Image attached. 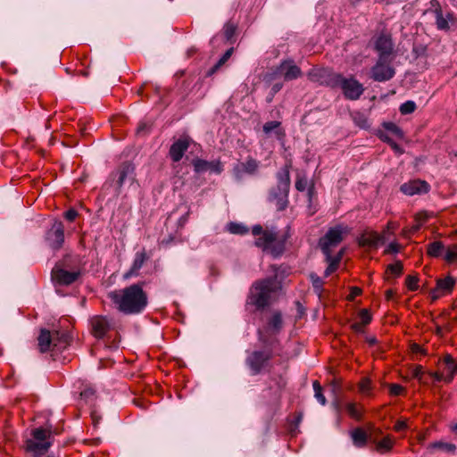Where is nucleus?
<instances>
[{
	"label": "nucleus",
	"instance_id": "1",
	"mask_svg": "<svg viewBox=\"0 0 457 457\" xmlns=\"http://www.w3.org/2000/svg\"><path fill=\"white\" fill-rule=\"evenodd\" d=\"M108 297L116 308L126 315L139 314L148 304L147 294L140 284H133L123 289L112 291L108 294Z\"/></svg>",
	"mask_w": 457,
	"mask_h": 457
},
{
	"label": "nucleus",
	"instance_id": "2",
	"mask_svg": "<svg viewBox=\"0 0 457 457\" xmlns=\"http://www.w3.org/2000/svg\"><path fill=\"white\" fill-rule=\"evenodd\" d=\"M252 233L255 237V245L275 257L283 253L286 242L290 237L289 228H287V231L281 235L273 228L264 229L261 225L253 226Z\"/></svg>",
	"mask_w": 457,
	"mask_h": 457
},
{
	"label": "nucleus",
	"instance_id": "3",
	"mask_svg": "<svg viewBox=\"0 0 457 457\" xmlns=\"http://www.w3.org/2000/svg\"><path fill=\"white\" fill-rule=\"evenodd\" d=\"M258 339L264 348L253 351L247 355L245 360V363L253 375H258L270 367V362L274 356L273 351L278 343L277 339L270 340L261 329L258 330Z\"/></svg>",
	"mask_w": 457,
	"mask_h": 457
},
{
	"label": "nucleus",
	"instance_id": "4",
	"mask_svg": "<svg viewBox=\"0 0 457 457\" xmlns=\"http://www.w3.org/2000/svg\"><path fill=\"white\" fill-rule=\"evenodd\" d=\"M276 288V279L273 278L255 281L250 288L246 305H253L257 310L264 309L270 305Z\"/></svg>",
	"mask_w": 457,
	"mask_h": 457
},
{
	"label": "nucleus",
	"instance_id": "5",
	"mask_svg": "<svg viewBox=\"0 0 457 457\" xmlns=\"http://www.w3.org/2000/svg\"><path fill=\"white\" fill-rule=\"evenodd\" d=\"M72 337L67 330L41 329L38 336V348L41 353H59L65 350L71 344Z\"/></svg>",
	"mask_w": 457,
	"mask_h": 457
},
{
	"label": "nucleus",
	"instance_id": "6",
	"mask_svg": "<svg viewBox=\"0 0 457 457\" xmlns=\"http://www.w3.org/2000/svg\"><path fill=\"white\" fill-rule=\"evenodd\" d=\"M53 434L57 432L51 428H37L31 431V437L24 442V450L34 457H41L53 445Z\"/></svg>",
	"mask_w": 457,
	"mask_h": 457
},
{
	"label": "nucleus",
	"instance_id": "7",
	"mask_svg": "<svg viewBox=\"0 0 457 457\" xmlns=\"http://www.w3.org/2000/svg\"><path fill=\"white\" fill-rule=\"evenodd\" d=\"M350 232L351 228L343 223L329 228L319 241L322 253L331 252V249L337 246Z\"/></svg>",
	"mask_w": 457,
	"mask_h": 457
},
{
	"label": "nucleus",
	"instance_id": "8",
	"mask_svg": "<svg viewBox=\"0 0 457 457\" xmlns=\"http://www.w3.org/2000/svg\"><path fill=\"white\" fill-rule=\"evenodd\" d=\"M393 59L378 56L375 65L370 70V78L378 82L388 81L394 78L395 70L392 64Z\"/></svg>",
	"mask_w": 457,
	"mask_h": 457
},
{
	"label": "nucleus",
	"instance_id": "9",
	"mask_svg": "<svg viewBox=\"0 0 457 457\" xmlns=\"http://www.w3.org/2000/svg\"><path fill=\"white\" fill-rule=\"evenodd\" d=\"M307 76L312 82L336 88L338 87L341 74L326 68H314L308 72Z\"/></svg>",
	"mask_w": 457,
	"mask_h": 457
},
{
	"label": "nucleus",
	"instance_id": "10",
	"mask_svg": "<svg viewBox=\"0 0 457 457\" xmlns=\"http://www.w3.org/2000/svg\"><path fill=\"white\" fill-rule=\"evenodd\" d=\"M112 178L120 193L123 185L126 183L132 185L135 182L136 173L134 165L128 162L121 163L118 169L112 173Z\"/></svg>",
	"mask_w": 457,
	"mask_h": 457
},
{
	"label": "nucleus",
	"instance_id": "11",
	"mask_svg": "<svg viewBox=\"0 0 457 457\" xmlns=\"http://www.w3.org/2000/svg\"><path fill=\"white\" fill-rule=\"evenodd\" d=\"M338 87L343 91L346 99L357 100L364 92V87L354 78H344L342 75L338 81Z\"/></svg>",
	"mask_w": 457,
	"mask_h": 457
},
{
	"label": "nucleus",
	"instance_id": "12",
	"mask_svg": "<svg viewBox=\"0 0 457 457\" xmlns=\"http://www.w3.org/2000/svg\"><path fill=\"white\" fill-rule=\"evenodd\" d=\"M90 332L97 339H102L113 329L111 319L103 315H95L89 320Z\"/></svg>",
	"mask_w": 457,
	"mask_h": 457
},
{
	"label": "nucleus",
	"instance_id": "13",
	"mask_svg": "<svg viewBox=\"0 0 457 457\" xmlns=\"http://www.w3.org/2000/svg\"><path fill=\"white\" fill-rule=\"evenodd\" d=\"M394 46L392 36L387 32H381L374 39V49L378 56L393 58Z\"/></svg>",
	"mask_w": 457,
	"mask_h": 457
},
{
	"label": "nucleus",
	"instance_id": "14",
	"mask_svg": "<svg viewBox=\"0 0 457 457\" xmlns=\"http://www.w3.org/2000/svg\"><path fill=\"white\" fill-rule=\"evenodd\" d=\"M46 241L54 250L60 249L64 242V225L62 221L55 220L46 233Z\"/></svg>",
	"mask_w": 457,
	"mask_h": 457
},
{
	"label": "nucleus",
	"instance_id": "15",
	"mask_svg": "<svg viewBox=\"0 0 457 457\" xmlns=\"http://www.w3.org/2000/svg\"><path fill=\"white\" fill-rule=\"evenodd\" d=\"M80 276L79 271H69L55 265L52 270V280L60 286H69L74 283Z\"/></svg>",
	"mask_w": 457,
	"mask_h": 457
},
{
	"label": "nucleus",
	"instance_id": "16",
	"mask_svg": "<svg viewBox=\"0 0 457 457\" xmlns=\"http://www.w3.org/2000/svg\"><path fill=\"white\" fill-rule=\"evenodd\" d=\"M276 74L283 77L286 81H290L300 78L303 73L293 60H285L277 67Z\"/></svg>",
	"mask_w": 457,
	"mask_h": 457
},
{
	"label": "nucleus",
	"instance_id": "17",
	"mask_svg": "<svg viewBox=\"0 0 457 457\" xmlns=\"http://www.w3.org/2000/svg\"><path fill=\"white\" fill-rule=\"evenodd\" d=\"M289 189L282 187H272L269 192L268 201L276 206L277 211L282 212L288 205Z\"/></svg>",
	"mask_w": 457,
	"mask_h": 457
},
{
	"label": "nucleus",
	"instance_id": "18",
	"mask_svg": "<svg viewBox=\"0 0 457 457\" xmlns=\"http://www.w3.org/2000/svg\"><path fill=\"white\" fill-rule=\"evenodd\" d=\"M191 143L188 136H182L172 143L169 150V155L172 162H179L187 151Z\"/></svg>",
	"mask_w": 457,
	"mask_h": 457
},
{
	"label": "nucleus",
	"instance_id": "19",
	"mask_svg": "<svg viewBox=\"0 0 457 457\" xmlns=\"http://www.w3.org/2000/svg\"><path fill=\"white\" fill-rule=\"evenodd\" d=\"M430 186L421 179H414L403 184L400 190L406 195H414L428 193Z\"/></svg>",
	"mask_w": 457,
	"mask_h": 457
},
{
	"label": "nucleus",
	"instance_id": "20",
	"mask_svg": "<svg viewBox=\"0 0 457 457\" xmlns=\"http://www.w3.org/2000/svg\"><path fill=\"white\" fill-rule=\"evenodd\" d=\"M259 168V162L248 156L245 162L237 163L233 168V173L237 179H241L244 174L253 175Z\"/></svg>",
	"mask_w": 457,
	"mask_h": 457
},
{
	"label": "nucleus",
	"instance_id": "21",
	"mask_svg": "<svg viewBox=\"0 0 457 457\" xmlns=\"http://www.w3.org/2000/svg\"><path fill=\"white\" fill-rule=\"evenodd\" d=\"M192 163L196 173H203L207 170H211L214 173L220 174L223 170V165L219 160L208 162L195 158L193 160Z\"/></svg>",
	"mask_w": 457,
	"mask_h": 457
},
{
	"label": "nucleus",
	"instance_id": "22",
	"mask_svg": "<svg viewBox=\"0 0 457 457\" xmlns=\"http://www.w3.org/2000/svg\"><path fill=\"white\" fill-rule=\"evenodd\" d=\"M431 6L436 18V26L439 30H448L450 29L449 21L453 20V14L448 12L445 16L443 13L441 5L437 0L431 1Z\"/></svg>",
	"mask_w": 457,
	"mask_h": 457
},
{
	"label": "nucleus",
	"instance_id": "23",
	"mask_svg": "<svg viewBox=\"0 0 457 457\" xmlns=\"http://www.w3.org/2000/svg\"><path fill=\"white\" fill-rule=\"evenodd\" d=\"M148 259L149 256L145 249L137 252L135 253V257L130 269L124 274V278H129L132 277L138 276L139 270H141L145 262L148 261Z\"/></svg>",
	"mask_w": 457,
	"mask_h": 457
},
{
	"label": "nucleus",
	"instance_id": "24",
	"mask_svg": "<svg viewBox=\"0 0 457 457\" xmlns=\"http://www.w3.org/2000/svg\"><path fill=\"white\" fill-rule=\"evenodd\" d=\"M454 285H455V279L450 276H448L445 278L437 279L436 287L432 292L433 298L436 299L441 295L451 293Z\"/></svg>",
	"mask_w": 457,
	"mask_h": 457
},
{
	"label": "nucleus",
	"instance_id": "25",
	"mask_svg": "<svg viewBox=\"0 0 457 457\" xmlns=\"http://www.w3.org/2000/svg\"><path fill=\"white\" fill-rule=\"evenodd\" d=\"M385 241L384 236L379 235L376 231H370L363 233L359 238V245L361 246L377 247L379 244Z\"/></svg>",
	"mask_w": 457,
	"mask_h": 457
},
{
	"label": "nucleus",
	"instance_id": "26",
	"mask_svg": "<svg viewBox=\"0 0 457 457\" xmlns=\"http://www.w3.org/2000/svg\"><path fill=\"white\" fill-rule=\"evenodd\" d=\"M443 363L445 364V382L450 383L453 379L455 374H457V363L450 354H446L443 358Z\"/></svg>",
	"mask_w": 457,
	"mask_h": 457
},
{
	"label": "nucleus",
	"instance_id": "27",
	"mask_svg": "<svg viewBox=\"0 0 457 457\" xmlns=\"http://www.w3.org/2000/svg\"><path fill=\"white\" fill-rule=\"evenodd\" d=\"M282 328V317L279 312H275L268 322V326L265 329H262L269 338L268 334H277Z\"/></svg>",
	"mask_w": 457,
	"mask_h": 457
},
{
	"label": "nucleus",
	"instance_id": "28",
	"mask_svg": "<svg viewBox=\"0 0 457 457\" xmlns=\"http://www.w3.org/2000/svg\"><path fill=\"white\" fill-rule=\"evenodd\" d=\"M237 30V25L232 21H228L222 30V34L220 36L217 35L212 37V43H215L219 40L220 37L223 38L226 42H232Z\"/></svg>",
	"mask_w": 457,
	"mask_h": 457
},
{
	"label": "nucleus",
	"instance_id": "29",
	"mask_svg": "<svg viewBox=\"0 0 457 457\" xmlns=\"http://www.w3.org/2000/svg\"><path fill=\"white\" fill-rule=\"evenodd\" d=\"M351 438L356 447L362 448L367 445L369 436L361 428H356L351 431Z\"/></svg>",
	"mask_w": 457,
	"mask_h": 457
},
{
	"label": "nucleus",
	"instance_id": "30",
	"mask_svg": "<svg viewBox=\"0 0 457 457\" xmlns=\"http://www.w3.org/2000/svg\"><path fill=\"white\" fill-rule=\"evenodd\" d=\"M277 186L286 189H290V165H285L279 172L277 173Z\"/></svg>",
	"mask_w": 457,
	"mask_h": 457
},
{
	"label": "nucleus",
	"instance_id": "31",
	"mask_svg": "<svg viewBox=\"0 0 457 457\" xmlns=\"http://www.w3.org/2000/svg\"><path fill=\"white\" fill-rule=\"evenodd\" d=\"M281 123L277 120L268 121L263 125V132L267 135L274 131L278 139L285 137V131L280 128Z\"/></svg>",
	"mask_w": 457,
	"mask_h": 457
},
{
	"label": "nucleus",
	"instance_id": "32",
	"mask_svg": "<svg viewBox=\"0 0 457 457\" xmlns=\"http://www.w3.org/2000/svg\"><path fill=\"white\" fill-rule=\"evenodd\" d=\"M403 271V265L402 262L396 261L395 263L388 264L386 269V279H390L391 278H399L402 276Z\"/></svg>",
	"mask_w": 457,
	"mask_h": 457
},
{
	"label": "nucleus",
	"instance_id": "33",
	"mask_svg": "<svg viewBox=\"0 0 457 457\" xmlns=\"http://www.w3.org/2000/svg\"><path fill=\"white\" fill-rule=\"evenodd\" d=\"M323 253L326 257V262L328 263L324 272V276L328 278L337 270L340 263V257H333L331 252Z\"/></svg>",
	"mask_w": 457,
	"mask_h": 457
},
{
	"label": "nucleus",
	"instance_id": "34",
	"mask_svg": "<svg viewBox=\"0 0 457 457\" xmlns=\"http://www.w3.org/2000/svg\"><path fill=\"white\" fill-rule=\"evenodd\" d=\"M394 445V437L388 435L376 444V450L380 453H386L392 450Z\"/></svg>",
	"mask_w": 457,
	"mask_h": 457
},
{
	"label": "nucleus",
	"instance_id": "35",
	"mask_svg": "<svg viewBox=\"0 0 457 457\" xmlns=\"http://www.w3.org/2000/svg\"><path fill=\"white\" fill-rule=\"evenodd\" d=\"M428 449L430 450L431 452L433 450L438 449L447 453H454L456 450V445L451 443L438 441L429 444Z\"/></svg>",
	"mask_w": 457,
	"mask_h": 457
},
{
	"label": "nucleus",
	"instance_id": "36",
	"mask_svg": "<svg viewBox=\"0 0 457 457\" xmlns=\"http://www.w3.org/2000/svg\"><path fill=\"white\" fill-rule=\"evenodd\" d=\"M445 249V245L440 241H434L428 245L427 253L430 257H439Z\"/></svg>",
	"mask_w": 457,
	"mask_h": 457
},
{
	"label": "nucleus",
	"instance_id": "37",
	"mask_svg": "<svg viewBox=\"0 0 457 457\" xmlns=\"http://www.w3.org/2000/svg\"><path fill=\"white\" fill-rule=\"evenodd\" d=\"M345 410L349 416L356 420H361L362 418V412L359 405L355 403H348L345 404Z\"/></svg>",
	"mask_w": 457,
	"mask_h": 457
},
{
	"label": "nucleus",
	"instance_id": "38",
	"mask_svg": "<svg viewBox=\"0 0 457 457\" xmlns=\"http://www.w3.org/2000/svg\"><path fill=\"white\" fill-rule=\"evenodd\" d=\"M444 259L448 263H457V243L447 246Z\"/></svg>",
	"mask_w": 457,
	"mask_h": 457
},
{
	"label": "nucleus",
	"instance_id": "39",
	"mask_svg": "<svg viewBox=\"0 0 457 457\" xmlns=\"http://www.w3.org/2000/svg\"><path fill=\"white\" fill-rule=\"evenodd\" d=\"M310 278H311V281H312L314 292L319 296H320L322 292H323V285H324V282H323L322 278H320L315 273H311L310 274Z\"/></svg>",
	"mask_w": 457,
	"mask_h": 457
},
{
	"label": "nucleus",
	"instance_id": "40",
	"mask_svg": "<svg viewBox=\"0 0 457 457\" xmlns=\"http://www.w3.org/2000/svg\"><path fill=\"white\" fill-rule=\"evenodd\" d=\"M234 52V48L230 47L228 49L224 54L220 58V60L217 62V63L211 69L210 74H213L216 72L222 65L226 63V62L230 58Z\"/></svg>",
	"mask_w": 457,
	"mask_h": 457
},
{
	"label": "nucleus",
	"instance_id": "41",
	"mask_svg": "<svg viewBox=\"0 0 457 457\" xmlns=\"http://www.w3.org/2000/svg\"><path fill=\"white\" fill-rule=\"evenodd\" d=\"M227 228L231 234L244 235L248 232L246 227L241 223L237 222H229L227 226Z\"/></svg>",
	"mask_w": 457,
	"mask_h": 457
},
{
	"label": "nucleus",
	"instance_id": "42",
	"mask_svg": "<svg viewBox=\"0 0 457 457\" xmlns=\"http://www.w3.org/2000/svg\"><path fill=\"white\" fill-rule=\"evenodd\" d=\"M295 187L299 192H303L308 188V179L304 174L298 173L296 175Z\"/></svg>",
	"mask_w": 457,
	"mask_h": 457
},
{
	"label": "nucleus",
	"instance_id": "43",
	"mask_svg": "<svg viewBox=\"0 0 457 457\" xmlns=\"http://www.w3.org/2000/svg\"><path fill=\"white\" fill-rule=\"evenodd\" d=\"M312 386H313V390H314L315 398L320 404L325 405L327 403V400L322 393V387H321L320 382L318 380L313 381Z\"/></svg>",
	"mask_w": 457,
	"mask_h": 457
},
{
	"label": "nucleus",
	"instance_id": "44",
	"mask_svg": "<svg viewBox=\"0 0 457 457\" xmlns=\"http://www.w3.org/2000/svg\"><path fill=\"white\" fill-rule=\"evenodd\" d=\"M358 387H359V391L361 394L366 395H370L371 390H372L371 380L369 378H361V380L359 382Z\"/></svg>",
	"mask_w": 457,
	"mask_h": 457
},
{
	"label": "nucleus",
	"instance_id": "45",
	"mask_svg": "<svg viewBox=\"0 0 457 457\" xmlns=\"http://www.w3.org/2000/svg\"><path fill=\"white\" fill-rule=\"evenodd\" d=\"M382 126L386 131L391 132L392 134L395 135L399 138L403 137V133L402 129L395 123L388 121V122H384L382 124Z\"/></svg>",
	"mask_w": 457,
	"mask_h": 457
},
{
	"label": "nucleus",
	"instance_id": "46",
	"mask_svg": "<svg viewBox=\"0 0 457 457\" xmlns=\"http://www.w3.org/2000/svg\"><path fill=\"white\" fill-rule=\"evenodd\" d=\"M425 371L421 365H415L411 370L412 378L418 379L420 383L427 384L424 378Z\"/></svg>",
	"mask_w": 457,
	"mask_h": 457
},
{
	"label": "nucleus",
	"instance_id": "47",
	"mask_svg": "<svg viewBox=\"0 0 457 457\" xmlns=\"http://www.w3.org/2000/svg\"><path fill=\"white\" fill-rule=\"evenodd\" d=\"M399 110L403 115L412 113L416 110V104L413 101H406L400 105Z\"/></svg>",
	"mask_w": 457,
	"mask_h": 457
},
{
	"label": "nucleus",
	"instance_id": "48",
	"mask_svg": "<svg viewBox=\"0 0 457 457\" xmlns=\"http://www.w3.org/2000/svg\"><path fill=\"white\" fill-rule=\"evenodd\" d=\"M358 316L360 319L359 322L361 323L364 327L369 325L372 320L371 313L370 312V311L368 309H361L359 312Z\"/></svg>",
	"mask_w": 457,
	"mask_h": 457
},
{
	"label": "nucleus",
	"instance_id": "49",
	"mask_svg": "<svg viewBox=\"0 0 457 457\" xmlns=\"http://www.w3.org/2000/svg\"><path fill=\"white\" fill-rule=\"evenodd\" d=\"M419 278L417 276L408 275L405 278V285L411 291H415L419 288Z\"/></svg>",
	"mask_w": 457,
	"mask_h": 457
},
{
	"label": "nucleus",
	"instance_id": "50",
	"mask_svg": "<svg viewBox=\"0 0 457 457\" xmlns=\"http://www.w3.org/2000/svg\"><path fill=\"white\" fill-rule=\"evenodd\" d=\"M353 118L355 124L358 125L360 128L365 129L369 127V123L366 117L361 112H355L353 115Z\"/></svg>",
	"mask_w": 457,
	"mask_h": 457
},
{
	"label": "nucleus",
	"instance_id": "51",
	"mask_svg": "<svg viewBox=\"0 0 457 457\" xmlns=\"http://www.w3.org/2000/svg\"><path fill=\"white\" fill-rule=\"evenodd\" d=\"M389 393L391 395L398 396L405 393V388L399 384H390Z\"/></svg>",
	"mask_w": 457,
	"mask_h": 457
},
{
	"label": "nucleus",
	"instance_id": "52",
	"mask_svg": "<svg viewBox=\"0 0 457 457\" xmlns=\"http://www.w3.org/2000/svg\"><path fill=\"white\" fill-rule=\"evenodd\" d=\"M401 248H402V246L398 243L392 242L384 250V254L397 253L401 251Z\"/></svg>",
	"mask_w": 457,
	"mask_h": 457
},
{
	"label": "nucleus",
	"instance_id": "53",
	"mask_svg": "<svg viewBox=\"0 0 457 457\" xmlns=\"http://www.w3.org/2000/svg\"><path fill=\"white\" fill-rule=\"evenodd\" d=\"M80 396L82 399H85L86 402H90L94 400L95 390L93 388L87 387L80 393Z\"/></svg>",
	"mask_w": 457,
	"mask_h": 457
},
{
	"label": "nucleus",
	"instance_id": "54",
	"mask_svg": "<svg viewBox=\"0 0 457 457\" xmlns=\"http://www.w3.org/2000/svg\"><path fill=\"white\" fill-rule=\"evenodd\" d=\"M407 428V420H398L394 426V430L396 432H403L405 431Z\"/></svg>",
	"mask_w": 457,
	"mask_h": 457
},
{
	"label": "nucleus",
	"instance_id": "55",
	"mask_svg": "<svg viewBox=\"0 0 457 457\" xmlns=\"http://www.w3.org/2000/svg\"><path fill=\"white\" fill-rule=\"evenodd\" d=\"M78 215H79L78 212L73 208L69 209L63 214L64 218L68 221H71V222L74 221L76 220V218L78 217Z\"/></svg>",
	"mask_w": 457,
	"mask_h": 457
},
{
	"label": "nucleus",
	"instance_id": "56",
	"mask_svg": "<svg viewBox=\"0 0 457 457\" xmlns=\"http://www.w3.org/2000/svg\"><path fill=\"white\" fill-rule=\"evenodd\" d=\"M428 375L436 382L445 381V375L443 372L437 371H430Z\"/></svg>",
	"mask_w": 457,
	"mask_h": 457
},
{
	"label": "nucleus",
	"instance_id": "57",
	"mask_svg": "<svg viewBox=\"0 0 457 457\" xmlns=\"http://www.w3.org/2000/svg\"><path fill=\"white\" fill-rule=\"evenodd\" d=\"M361 294V289L357 287H351V291L349 295L347 296V299L349 301H353L355 297L359 296Z\"/></svg>",
	"mask_w": 457,
	"mask_h": 457
},
{
	"label": "nucleus",
	"instance_id": "58",
	"mask_svg": "<svg viewBox=\"0 0 457 457\" xmlns=\"http://www.w3.org/2000/svg\"><path fill=\"white\" fill-rule=\"evenodd\" d=\"M364 326L360 322H354L351 325V328L356 333H362L364 331Z\"/></svg>",
	"mask_w": 457,
	"mask_h": 457
},
{
	"label": "nucleus",
	"instance_id": "59",
	"mask_svg": "<svg viewBox=\"0 0 457 457\" xmlns=\"http://www.w3.org/2000/svg\"><path fill=\"white\" fill-rule=\"evenodd\" d=\"M283 85L282 83H275L272 85L270 91H271V98L274 97V96L279 92L282 88Z\"/></svg>",
	"mask_w": 457,
	"mask_h": 457
},
{
	"label": "nucleus",
	"instance_id": "60",
	"mask_svg": "<svg viewBox=\"0 0 457 457\" xmlns=\"http://www.w3.org/2000/svg\"><path fill=\"white\" fill-rule=\"evenodd\" d=\"M391 148L395 151V154L401 155L403 154V149L395 142Z\"/></svg>",
	"mask_w": 457,
	"mask_h": 457
},
{
	"label": "nucleus",
	"instance_id": "61",
	"mask_svg": "<svg viewBox=\"0 0 457 457\" xmlns=\"http://www.w3.org/2000/svg\"><path fill=\"white\" fill-rule=\"evenodd\" d=\"M308 196H309V199L311 200L313 194H314V184H311L308 188Z\"/></svg>",
	"mask_w": 457,
	"mask_h": 457
},
{
	"label": "nucleus",
	"instance_id": "62",
	"mask_svg": "<svg viewBox=\"0 0 457 457\" xmlns=\"http://www.w3.org/2000/svg\"><path fill=\"white\" fill-rule=\"evenodd\" d=\"M394 294H395L394 290H392V289H388V290L386 292V298L387 300H390V299L393 297Z\"/></svg>",
	"mask_w": 457,
	"mask_h": 457
},
{
	"label": "nucleus",
	"instance_id": "63",
	"mask_svg": "<svg viewBox=\"0 0 457 457\" xmlns=\"http://www.w3.org/2000/svg\"><path fill=\"white\" fill-rule=\"evenodd\" d=\"M379 137H380V139H381L382 141L386 142V143H387L388 139H390V138H391V137H389L386 134L382 133V132L380 133Z\"/></svg>",
	"mask_w": 457,
	"mask_h": 457
},
{
	"label": "nucleus",
	"instance_id": "64",
	"mask_svg": "<svg viewBox=\"0 0 457 457\" xmlns=\"http://www.w3.org/2000/svg\"><path fill=\"white\" fill-rule=\"evenodd\" d=\"M331 385H332L334 390L339 388V386H340L339 383L336 379L332 381Z\"/></svg>",
	"mask_w": 457,
	"mask_h": 457
}]
</instances>
